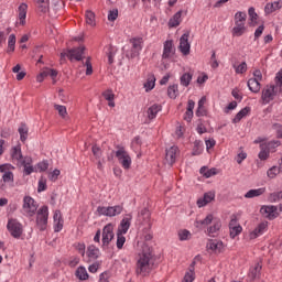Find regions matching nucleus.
Masks as SVG:
<instances>
[{
  "instance_id": "f257e3e1",
  "label": "nucleus",
  "mask_w": 282,
  "mask_h": 282,
  "mask_svg": "<svg viewBox=\"0 0 282 282\" xmlns=\"http://www.w3.org/2000/svg\"><path fill=\"white\" fill-rule=\"evenodd\" d=\"M151 270H153V250L148 246H144L137 261L135 273L141 276H147Z\"/></svg>"
},
{
  "instance_id": "f03ea898",
  "label": "nucleus",
  "mask_w": 282,
  "mask_h": 282,
  "mask_svg": "<svg viewBox=\"0 0 282 282\" xmlns=\"http://www.w3.org/2000/svg\"><path fill=\"white\" fill-rule=\"evenodd\" d=\"M282 94V69L276 73L275 85L265 86L262 90V100L265 105L272 102L275 96Z\"/></svg>"
},
{
  "instance_id": "7ed1b4c3",
  "label": "nucleus",
  "mask_w": 282,
  "mask_h": 282,
  "mask_svg": "<svg viewBox=\"0 0 282 282\" xmlns=\"http://www.w3.org/2000/svg\"><path fill=\"white\" fill-rule=\"evenodd\" d=\"M206 226H210L207 229V232L209 235H215L221 229V219L215 217L213 214H208L204 219L196 220V228H206Z\"/></svg>"
},
{
  "instance_id": "20e7f679",
  "label": "nucleus",
  "mask_w": 282,
  "mask_h": 282,
  "mask_svg": "<svg viewBox=\"0 0 282 282\" xmlns=\"http://www.w3.org/2000/svg\"><path fill=\"white\" fill-rule=\"evenodd\" d=\"M131 48L123 47V52L127 58H137L140 56V52H142V47H144V40L142 37H132L129 41Z\"/></svg>"
},
{
  "instance_id": "39448f33",
  "label": "nucleus",
  "mask_w": 282,
  "mask_h": 282,
  "mask_svg": "<svg viewBox=\"0 0 282 282\" xmlns=\"http://www.w3.org/2000/svg\"><path fill=\"white\" fill-rule=\"evenodd\" d=\"M35 226L41 232L47 230V221L50 219V208L47 206L40 207L36 213Z\"/></svg>"
},
{
  "instance_id": "423d86ee",
  "label": "nucleus",
  "mask_w": 282,
  "mask_h": 282,
  "mask_svg": "<svg viewBox=\"0 0 282 282\" xmlns=\"http://www.w3.org/2000/svg\"><path fill=\"white\" fill-rule=\"evenodd\" d=\"M37 210L39 204L36 203V200H34V198H32L31 196H24L21 209L22 215L30 219L34 217V215H36Z\"/></svg>"
},
{
  "instance_id": "0eeeda50",
  "label": "nucleus",
  "mask_w": 282,
  "mask_h": 282,
  "mask_svg": "<svg viewBox=\"0 0 282 282\" xmlns=\"http://www.w3.org/2000/svg\"><path fill=\"white\" fill-rule=\"evenodd\" d=\"M246 12L238 11L235 14V26L232 29V36H243L246 34Z\"/></svg>"
},
{
  "instance_id": "6e6552de",
  "label": "nucleus",
  "mask_w": 282,
  "mask_h": 282,
  "mask_svg": "<svg viewBox=\"0 0 282 282\" xmlns=\"http://www.w3.org/2000/svg\"><path fill=\"white\" fill-rule=\"evenodd\" d=\"M7 230L13 239H21L23 237V224L17 218H9L7 223Z\"/></svg>"
},
{
  "instance_id": "1a4fd4ad",
  "label": "nucleus",
  "mask_w": 282,
  "mask_h": 282,
  "mask_svg": "<svg viewBox=\"0 0 282 282\" xmlns=\"http://www.w3.org/2000/svg\"><path fill=\"white\" fill-rule=\"evenodd\" d=\"M14 166L10 163L0 165V173H2L1 188H6V184H14Z\"/></svg>"
},
{
  "instance_id": "9d476101",
  "label": "nucleus",
  "mask_w": 282,
  "mask_h": 282,
  "mask_svg": "<svg viewBox=\"0 0 282 282\" xmlns=\"http://www.w3.org/2000/svg\"><path fill=\"white\" fill-rule=\"evenodd\" d=\"M115 156L117 158L119 164H121L122 169L129 171L131 169V155L124 149V147H117V151L115 152Z\"/></svg>"
},
{
  "instance_id": "9b49d317",
  "label": "nucleus",
  "mask_w": 282,
  "mask_h": 282,
  "mask_svg": "<svg viewBox=\"0 0 282 282\" xmlns=\"http://www.w3.org/2000/svg\"><path fill=\"white\" fill-rule=\"evenodd\" d=\"M116 228V225L109 223L107 224L104 229H102V234H101V248H109V243H111V241H113V237H116V234L113 232Z\"/></svg>"
},
{
  "instance_id": "f8f14e48",
  "label": "nucleus",
  "mask_w": 282,
  "mask_h": 282,
  "mask_svg": "<svg viewBox=\"0 0 282 282\" xmlns=\"http://www.w3.org/2000/svg\"><path fill=\"white\" fill-rule=\"evenodd\" d=\"M123 210L122 205H115V206H99L97 207L98 215H104V217H117V215H121Z\"/></svg>"
},
{
  "instance_id": "ddd939ff",
  "label": "nucleus",
  "mask_w": 282,
  "mask_h": 282,
  "mask_svg": "<svg viewBox=\"0 0 282 282\" xmlns=\"http://www.w3.org/2000/svg\"><path fill=\"white\" fill-rule=\"evenodd\" d=\"M85 54V46L68 50L67 52L61 53L62 58H69V61H83Z\"/></svg>"
},
{
  "instance_id": "4468645a",
  "label": "nucleus",
  "mask_w": 282,
  "mask_h": 282,
  "mask_svg": "<svg viewBox=\"0 0 282 282\" xmlns=\"http://www.w3.org/2000/svg\"><path fill=\"white\" fill-rule=\"evenodd\" d=\"M162 59L175 61V45L172 40H167L163 44Z\"/></svg>"
},
{
  "instance_id": "2eb2a0df",
  "label": "nucleus",
  "mask_w": 282,
  "mask_h": 282,
  "mask_svg": "<svg viewBox=\"0 0 282 282\" xmlns=\"http://www.w3.org/2000/svg\"><path fill=\"white\" fill-rule=\"evenodd\" d=\"M261 215L265 217L267 219H276L279 217V208L274 205H263L260 208Z\"/></svg>"
},
{
  "instance_id": "dca6fc26",
  "label": "nucleus",
  "mask_w": 282,
  "mask_h": 282,
  "mask_svg": "<svg viewBox=\"0 0 282 282\" xmlns=\"http://www.w3.org/2000/svg\"><path fill=\"white\" fill-rule=\"evenodd\" d=\"M63 226H65V219H63V213L56 209L53 212L54 232H61V230H63Z\"/></svg>"
},
{
  "instance_id": "f3484780",
  "label": "nucleus",
  "mask_w": 282,
  "mask_h": 282,
  "mask_svg": "<svg viewBox=\"0 0 282 282\" xmlns=\"http://www.w3.org/2000/svg\"><path fill=\"white\" fill-rule=\"evenodd\" d=\"M242 231L243 227H241V225L237 220V217L231 218L229 221V235L231 239H235V237H239Z\"/></svg>"
},
{
  "instance_id": "a211bd4d",
  "label": "nucleus",
  "mask_w": 282,
  "mask_h": 282,
  "mask_svg": "<svg viewBox=\"0 0 282 282\" xmlns=\"http://www.w3.org/2000/svg\"><path fill=\"white\" fill-rule=\"evenodd\" d=\"M47 76H50L52 78L53 83H56V76H58V72L53 68H44L36 76V82L43 83V80H45V78H47Z\"/></svg>"
},
{
  "instance_id": "6ab92c4d",
  "label": "nucleus",
  "mask_w": 282,
  "mask_h": 282,
  "mask_svg": "<svg viewBox=\"0 0 282 282\" xmlns=\"http://www.w3.org/2000/svg\"><path fill=\"white\" fill-rule=\"evenodd\" d=\"M177 155H180V149L175 145L166 150L165 161L170 166H173L177 161Z\"/></svg>"
},
{
  "instance_id": "aec40b11",
  "label": "nucleus",
  "mask_w": 282,
  "mask_h": 282,
  "mask_svg": "<svg viewBox=\"0 0 282 282\" xmlns=\"http://www.w3.org/2000/svg\"><path fill=\"white\" fill-rule=\"evenodd\" d=\"M131 219H133L131 214L126 215L118 227L117 234L127 235V232H129V228H131Z\"/></svg>"
},
{
  "instance_id": "412c9836",
  "label": "nucleus",
  "mask_w": 282,
  "mask_h": 282,
  "mask_svg": "<svg viewBox=\"0 0 282 282\" xmlns=\"http://www.w3.org/2000/svg\"><path fill=\"white\" fill-rule=\"evenodd\" d=\"M224 248V242L221 240L214 239L207 242V250H212L215 254H221Z\"/></svg>"
},
{
  "instance_id": "4be33fe9",
  "label": "nucleus",
  "mask_w": 282,
  "mask_h": 282,
  "mask_svg": "<svg viewBox=\"0 0 282 282\" xmlns=\"http://www.w3.org/2000/svg\"><path fill=\"white\" fill-rule=\"evenodd\" d=\"M180 52H182L184 56H188V54H191V43H188V33L183 34L180 39Z\"/></svg>"
},
{
  "instance_id": "5701e85b",
  "label": "nucleus",
  "mask_w": 282,
  "mask_h": 282,
  "mask_svg": "<svg viewBox=\"0 0 282 282\" xmlns=\"http://www.w3.org/2000/svg\"><path fill=\"white\" fill-rule=\"evenodd\" d=\"M210 202H215V192H207L203 197L198 198L196 204L198 208H204V206H208Z\"/></svg>"
},
{
  "instance_id": "b1692460",
  "label": "nucleus",
  "mask_w": 282,
  "mask_h": 282,
  "mask_svg": "<svg viewBox=\"0 0 282 282\" xmlns=\"http://www.w3.org/2000/svg\"><path fill=\"white\" fill-rule=\"evenodd\" d=\"M19 25H25V19H28V3L22 2L18 7Z\"/></svg>"
},
{
  "instance_id": "393cba45",
  "label": "nucleus",
  "mask_w": 282,
  "mask_h": 282,
  "mask_svg": "<svg viewBox=\"0 0 282 282\" xmlns=\"http://www.w3.org/2000/svg\"><path fill=\"white\" fill-rule=\"evenodd\" d=\"M35 3L37 6L39 12H42L43 14L48 12L50 17L53 19L56 18V15L52 14V10H50V0H35Z\"/></svg>"
},
{
  "instance_id": "a878e982",
  "label": "nucleus",
  "mask_w": 282,
  "mask_h": 282,
  "mask_svg": "<svg viewBox=\"0 0 282 282\" xmlns=\"http://www.w3.org/2000/svg\"><path fill=\"white\" fill-rule=\"evenodd\" d=\"M265 230H268V221H262L249 234V239H257V237H261Z\"/></svg>"
},
{
  "instance_id": "bb28decb",
  "label": "nucleus",
  "mask_w": 282,
  "mask_h": 282,
  "mask_svg": "<svg viewBox=\"0 0 282 282\" xmlns=\"http://www.w3.org/2000/svg\"><path fill=\"white\" fill-rule=\"evenodd\" d=\"M32 159L30 156H24L20 164L24 169V175H32L34 173V166L32 165Z\"/></svg>"
},
{
  "instance_id": "cd10ccee",
  "label": "nucleus",
  "mask_w": 282,
  "mask_h": 282,
  "mask_svg": "<svg viewBox=\"0 0 282 282\" xmlns=\"http://www.w3.org/2000/svg\"><path fill=\"white\" fill-rule=\"evenodd\" d=\"M86 257H88L89 261H96L100 257V249L94 245L88 246Z\"/></svg>"
},
{
  "instance_id": "c85d7f7f",
  "label": "nucleus",
  "mask_w": 282,
  "mask_h": 282,
  "mask_svg": "<svg viewBox=\"0 0 282 282\" xmlns=\"http://www.w3.org/2000/svg\"><path fill=\"white\" fill-rule=\"evenodd\" d=\"M162 111V105L154 104L148 108L147 116L149 120H155L158 118V112Z\"/></svg>"
},
{
  "instance_id": "c756f323",
  "label": "nucleus",
  "mask_w": 282,
  "mask_h": 282,
  "mask_svg": "<svg viewBox=\"0 0 282 282\" xmlns=\"http://www.w3.org/2000/svg\"><path fill=\"white\" fill-rule=\"evenodd\" d=\"M282 8V1H274V2H269L264 7V12L265 14H272V12H276V10H281Z\"/></svg>"
},
{
  "instance_id": "7c9ffc66",
  "label": "nucleus",
  "mask_w": 282,
  "mask_h": 282,
  "mask_svg": "<svg viewBox=\"0 0 282 282\" xmlns=\"http://www.w3.org/2000/svg\"><path fill=\"white\" fill-rule=\"evenodd\" d=\"M265 187H260L257 189H250L245 194L246 199H252L254 197H261V195H264Z\"/></svg>"
},
{
  "instance_id": "2f4dec72",
  "label": "nucleus",
  "mask_w": 282,
  "mask_h": 282,
  "mask_svg": "<svg viewBox=\"0 0 282 282\" xmlns=\"http://www.w3.org/2000/svg\"><path fill=\"white\" fill-rule=\"evenodd\" d=\"M250 115V107L242 108L232 119L234 124H237L243 120L247 116Z\"/></svg>"
},
{
  "instance_id": "473e14b6",
  "label": "nucleus",
  "mask_w": 282,
  "mask_h": 282,
  "mask_svg": "<svg viewBox=\"0 0 282 282\" xmlns=\"http://www.w3.org/2000/svg\"><path fill=\"white\" fill-rule=\"evenodd\" d=\"M183 11H177L169 21V28H177L182 23Z\"/></svg>"
},
{
  "instance_id": "72a5a7b5",
  "label": "nucleus",
  "mask_w": 282,
  "mask_h": 282,
  "mask_svg": "<svg viewBox=\"0 0 282 282\" xmlns=\"http://www.w3.org/2000/svg\"><path fill=\"white\" fill-rule=\"evenodd\" d=\"M143 87L147 93L153 91V89H155V75H148L147 82L143 84Z\"/></svg>"
},
{
  "instance_id": "f704fd0d",
  "label": "nucleus",
  "mask_w": 282,
  "mask_h": 282,
  "mask_svg": "<svg viewBox=\"0 0 282 282\" xmlns=\"http://www.w3.org/2000/svg\"><path fill=\"white\" fill-rule=\"evenodd\" d=\"M11 158L15 162L21 163L23 160V153L21 152V145H15L11 149Z\"/></svg>"
},
{
  "instance_id": "c9c22d12",
  "label": "nucleus",
  "mask_w": 282,
  "mask_h": 282,
  "mask_svg": "<svg viewBox=\"0 0 282 282\" xmlns=\"http://www.w3.org/2000/svg\"><path fill=\"white\" fill-rule=\"evenodd\" d=\"M250 91H252L253 94H259V91H261V82L250 78L247 83Z\"/></svg>"
},
{
  "instance_id": "e433bc0d",
  "label": "nucleus",
  "mask_w": 282,
  "mask_h": 282,
  "mask_svg": "<svg viewBox=\"0 0 282 282\" xmlns=\"http://www.w3.org/2000/svg\"><path fill=\"white\" fill-rule=\"evenodd\" d=\"M102 96L108 101V107H116V94H113V90H106Z\"/></svg>"
},
{
  "instance_id": "4c0bfd02",
  "label": "nucleus",
  "mask_w": 282,
  "mask_h": 282,
  "mask_svg": "<svg viewBox=\"0 0 282 282\" xmlns=\"http://www.w3.org/2000/svg\"><path fill=\"white\" fill-rule=\"evenodd\" d=\"M75 276L79 279V281H87L89 279V273H87V269L85 267H78Z\"/></svg>"
},
{
  "instance_id": "58836bf2",
  "label": "nucleus",
  "mask_w": 282,
  "mask_h": 282,
  "mask_svg": "<svg viewBox=\"0 0 282 282\" xmlns=\"http://www.w3.org/2000/svg\"><path fill=\"white\" fill-rule=\"evenodd\" d=\"M217 173H219V171L215 167L208 169L206 166H203L200 169V175H204V177H207V178L217 175Z\"/></svg>"
},
{
  "instance_id": "ea45409f",
  "label": "nucleus",
  "mask_w": 282,
  "mask_h": 282,
  "mask_svg": "<svg viewBox=\"0 0 282 282\" xmlns=\"http://www.w3.org/2000/svg\"><path fill=\"white\" fill-rule=\"evenodd\" d=\"M167 96H169V98H172L173 100H175V98H177V96H180V89H178L177 84H173L167 87Z\"/></svg>"
},
{
  "instance_id": "a19ab883",
  "label": "nucleus",
  "mask_w": 282,
  "mask_h": 282,
  "mask_svg": "<svg viewBox=\"0 0 282 282\" xmlns=\"http://www.w3.org/2000/svg\"><path fill=\"white\" fill-rule=\"evenodd\" d=\"M85 19L87 25H90V28H96V14L93 11H86Z\"/></svg>"
},
{
  "instance_id": "79ce46f5",
  "label": "nucleus",
  "mask_w": 282,
  "mask_h": 282,
  "mask_svg": "<svg viewBox=\"0 0 282 282\" xmlns=\"http://www.w3.org/2000/svg\"><path fill=\"white\" fill-rule=\"evenodd\" d=\"M82 67L86 69V76H91V74H94V67L91 66V59L89 57L82 61Z\"/></svg>"
},
{
  "instance_id": "37998d69",
  "label": "nucleus",
  "mask_w": 282,
  "mask_h": 282,
  "mask_svg": "<svg viewBox=\"0 0 282 282\" xmlns=\"http://www.w3.org/2000/svg\"><path fill=\"white\" fill-rule=\"evenodd\" d=\"M55 111H57L59 118H63L65 120L67 118V107L63 105L55 104L54 105Z\"/></svg>"
},
{
  "instance_id": "c03bdc74",
  "label": "nucleus",
  "mask_w": 282,
  "mask_h": 282,
  "mask_svg": "<svg viewBox=\"0 0 282 282\" xmlns=\"http://www.w3.org/2000/svg\"><path fill=\"white\" fill-rule=\"evenodd\" d=\"M181 85L183 87H188V85H191V80H193V74L191 73H184L181 78Z\"/></svg>"
},
{
  "instance_id": "a18cd8bd",
  "label": "nucleus",
  "mask_w": 282,
  "mask_h": 282,
  "mask_svg": "<svg viewBox=\"0 0 282 282\" xmlns=\"http://www.w3.org/2000/svg\"><path fill=\"white\" fill-rule=\"evenodd\" d=\"M234 69L236 74H246V72H248V64L246 62L234 64Z\"/></svg>"
},
{
  "instance_id": "49530a36",
  "label": "nucleus",
  "mask_w": 282,
  "mask_h": 282,
  "mask_svg": "<svg viewBox=\"0 0 282 282\" xmlns=\"http://www.w3.org/2000/svg\"><path fill=\"white\" fill-rule=\"evenodd\" d=\"M248 14L250 19V25H257V20L259 19V15L257 14V11H254V8H249Z\"/></svg>"
},
{
  "instance_id": "de8ad7c7",
  "label": "nucleus",
  "mask_w": 282,
  "mask_h": 282,
  "mask_svg": "<svg viewBox=\"0 0 282 282\" xmlns=\"http://www.w3.org/2000/svg\"><path fill=\"white\" fill-rule=\"evenodd\" d=\"M19 133H20V140L21 142H25V140H28V126L26 124H21V127L18 129Z\"/></svg>"
},
{
  "instance_id": "09e8293b",
  "label": "nucleus",
  "mask_w": 282,
  "mask_h": 282,
  "mask_svg": "<svg viewBox=\"0 0 282 282\" xmlns=\"http://www.w3.org/2000/svg\"><path fill=\"white\" fill-rule=\"evenodd\" d=\"M193 235L187 229H181L178 230V239L180 241H188Z\"/></svg>"
},
{
  "instance_id": "8fccbe9b",
  "label": "nucleus",
  "mask_w": 282,
  "mask_h": 282,
  "mask_svg": "<svg viewBox=\"0 0 282 282\" xmlns=\"http://www.w3.org/2000/svg\"><path fill=\"white\" fill-rule=\"evenodd\" d=\"M17 45V35L11 34L9 35V40H8V50L7 52H14V46Z\"/></svg>"
},
{
  "instance_id": "3c124183",
  "label": "nucleus",
  "mask_w": 282,
  "mask_h": 282,
  "mask_svg": "<svg viewBox=\"0 0 282 282\" xmlns=\"http://www.w3.org/2000/svg\"><path fill=\"white\" fill-rule=\"evenodd\" d=\"M279 173H281V167H279V166H272L271 169H269L267 171V175L270 180H274V177H276V175H279Z\"/></svg>"
},
{
  "instance_id": "603ef678",
  "label": "nucleus",
  "mask_w": 282,
  "mask_h": 282,
  "mask_svg": "<svg viewBox=\"0 0 282 282\" xmlns=\"http://www.w3.org/2000/svg\"><path fill=\"white\" fill-rule=\"evenodd\" d=\"M126 242H127V238L124 237V234H118L117 232V248H118V250H122Z\"/></svg>"
},
{
  "instance_id": "864d4df0",
  "label": "nucleus",
  "mask_w": 282,
  "mask_h": 282,
  "mask_svg": "<svg viewBox=\"0 0 282 282\" xmlns=\"http://www.w3.org/2000/svg\"><path fill=\"white\" fill-rule=\"evenodd\" d=\"M262 265L261 263H257L253 269L250 270V276L251 279H257L259 274H261Z\"/></svg>"
},
{
  "instance_id": "5fc2aeb1",
  "label": "nucleus",
  "mask_w": 282,
  "mask_h": 282,
  "mask_svg": "<svg viewBox=\"0 0 282 282\" xmlns=\"http://www.w3.org/2000/svg\"><path fill=\"white\" fill-rule=\"evenodd\" d=\"M259 160H268L270 158V151L265 150V145L261 144V151L258 154Z\"/></svg>"
},
{
  "instance_id": "6e6d98bb",
  "label": "nucleus",
  "mask_w": 282,
  "mask_h": 282,
  "mask_svg": "<svg viewBox=\"0 0 282 282\" xmlns=\"http://www.w3.org/2000/svg\"><path fill=\"white\" fill-rule=\"evenodd\" d=\"M195 281V271L193 269H189L183 279V282H194Z\"/></svg>"
},
{
  "instance_id": "4d7b16f0",
  "label": "nucleus",
  "mask_w": 282,
  "mask_h": 282,
  "mask_svg": "<svg viewBox=\"0 0 282 282\" xmlns=\"http://www.w3.org/2000/svg\"><path fill=\"white\" fill-rule=\"evenodd\" d=\"M202 151H204V145H202V142L196 141L195 148L193 150V155H202Z\"/></svg>"
},
{
  "instance_id": "13d9d810",
  "label": "nucleus",
  "mask_w": 282,
  "mask_h": 282,
  "mask_svg": "<svg viewBox=\"0 0 282 282\" xmlns=\"http://www.w3.org/2000/svg\"><path fill=\"white\" fill-rule=\"evenodd\" d=\"M47 188V180L45 178H40L39 181V186H37V193H43V191H46Z\"/></svg>"
},
{
  "instance_id": "bf43d9fd",
  "label": "nucleus",
  "mask_w": 282,
  "mask_h": 282,
  "mask_svg": "<svg viewBox=\"0 0 282 282\" xmlns=\"http://www.w3.org/2000/svg\"><path fill=\"white\" fill-rule=\"evenodd\" d=\"M205 105H206V97H202L198 101V109L196 111V116H202Z\"/></svg>"
},
{
  "instance_id": "052dcab7",
  "label": "nucleus",
  "mask_w": 282,
  "mask_h": 282,
  "mask_svg": "<svg viewBox=\"0 0 282 282\" xmlns=\"http://www.w3.org/2000/svg\"><path fill=\"white\" fill-rule=\"evenodd\" d=\"M58 175H61V170H54L48 174V180H51V182H56V180H58Z\"/></svg>"
},
{
  "instance_id": "680f3d73",
  "label": "nucleus",
  "mask_w": 282,
  "mask_h": 282,
  "mask_svg": "<svg viewBox=\"0 0 282 282\" xmlns=\"http://www.w3.org/2000/svg\"><path fill=\"white\" fill-rule=\"evenodd\" d=\"M118 19V9L110 10L108 13V21H116Z\"/></svg>"
},
{
  "instance_id": "e2e57ef3",
  "label": "nucleus",
  "mask_w": 282,
  "mask_h": 282,
  "mask_svg": "<svg viewBox=\"0 0 282 282\" xmlns=\"http://www.w3.org/2000/svg\"><path fill=\"white\" fill-rule=\"evenodd\" d=\"M50 164L47 163V161H42L37 164V169L41 173L47 171Z\"/></svg>"
},
{
  "instance_id": "0e129e2a",
  "label": "nucleus",
  "mask_w": 282,
  "mask_h": 282,
  "mask_svg": "<svg viewBox=\"0 0 282 282\" xmlns=\"http://www.w3.org/2000/svg\"><path fill=\"white\" fill-rule=\"evenodd\" d=\"M253 80H258L261 83V80H263V73H261V70H259V69H254L253 70Z\"/></svg>"
},
{
  "instance_id": "69168bd1",
  "label": "nucleus",
  "mask_w": 282,
  "mask_h": 282,
  "mask_svg": "<svg viewBox=\"0 0 282 282\" xmlns=\"http://www.w3.org/2000/svg\"><path fill=\"white\" fill-rule=\"evenodd\" d=\"M273 129L276 132V138L282 139V124L281 123H275V124H273Z\"/></svg>"
},
{
  "instance_id": "338daca9",
  "label": "nucleus",
  "mask_w": 282,
  "mask_h": 282,
  "mask_svg": "<svg viewBox=\"0 0 282 282\" xmlns=\"http://www.w3.org/2000/svg\"><path fill=\"white\" fill-rule=\"evenodd\" d=\"M76 250L82 254V257H85V243L77 242L75 245Z\"/></svg>"
},
{
  "instance_id": "774afa93",
  "label": "nucleus",
  "mask_w": 282,
  "mask_h": 282,
  "mask_svg": "<svg viewBox=\"0 0 282 282\" xmlns=\"http://www.w3.org/2000/svg\"><path fill=\"white\" fill-rule=\"evenodd\" d=\"M246 158H248V154L246 152H240V153H238V155L236 158V162L238 164H241L243 162V160H246Z\"/></svg>"
}]
</instances>
